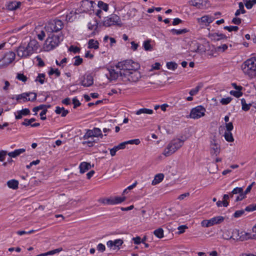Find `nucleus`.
Masks as SVG:
<instances>
[{
    "label": "nucleus",
    "instance_id": "obj_1",
    "mask_svg": "<svg viewBox=\"0 0 256 256\" xmlns=\"http://www.w3.org/2000/svg\"><path fill=\"white\" fill-rule=\"evenodd\" d=\"M62 40L63 36L61 34H50L45 42L44 48L46 51L52 50L57 47Z\"/></svg>",
    "mask_w": 256,
    "mask_h": 256
},
{
    "label": "nucleus",
    "instance_id": "obj_2",
    "mask_svg": "<svg viewBox=\"0 0 256 256\" xmlns=\"http://www.w3.org/2000/svg\"><path fill=\"white\" fill-rule=\"evenodd\" d=\"M242 69L250 78L256 77V58L252 57L246 60L242 65Z\"/></svg>",
    "mask_w": 256,
    "mask_h": 256
},
{
    "label": "nucleus",
    "instance_id": "obj_3",
    "mask_svg": "<svg viewBox=\"0 0 256 256\" xmlns=\"http://www.w3.org/2000/svg\"><path fill=\"white\" fill-rule=\"evenodd\" d=\"M120 76L122 80L125 82H136L141 78V74L140 72L136 70L126 71L125 72H120Z\"/></svg>",
    "mask_w": 256,
    "mask_h": 256
},
{
    "label": "nucleus",
    "instance_id": "obj_4",
    "mask_svg": "<svg viewBox=\"0 0 256 256\" xmlns=\"http://www.w3.org/2000/svg\"><path fill=\"white\" fill-rule=\"evenodd\" d=\"M64 26L63 22L60 20L56 18L48 22L46 24L44 28L48 33L54 34L60 31Z\"/></svg>",
    "mask_w": 256,
    "mask_h": 256
},
{
    "label": "nucleus",
    "instance_id": "obj_5",
    "mask_svg": "<svg viewBox=\"0 0 256 256\" xmlns=\"http://www.w3.org/2000/svg\"><path fill=\"white\" fill-rule=\"evenodd\" d=\"M116 66L120 70V72L136 70L140 68L139 64L131 60H126L118 62Z\"/></svg>",
    "mask_w": 256,
    "mask_h": 256
},
{
    "label": "nucleus",
    "instance_id": "obj_6",
    "mask_svg": "<svg viewBox=\"0 0 256 256\" xmlns=\"http://www.w3.org/2000/svg\"><path fill=\"white\" fill-rule=\"evenodd\" d=\"M102 24L104 26L107 27L114 25L120 27L122 26L120 18L115 14H112L110 16L105 18Z\"/></svg>",
    "mask_w": 256,
    "mask_h": 256
},
{
    "label": "nucleus",
    "instance_id": "obj_7",
    "mask_svg": "<svg viewBox=\"0 0 256 256\" xmlns=\"http://www.w3.org/2000/svg\"><path fill=\"white\" fill-rule=\"evenodd\" d=\"M16 54L14 52H6L0 60V68L7 66L14 60Z\"/></svg>",
    "mask_w": 256,
    "mask_h": 256
},
{
    "label": "nucleus",
    "instance_id": "obj_8",
    "mask_svg": "<svg viewBox=\"0 0 256 256\" xmlns=\"http://www.w3.org/2000/svg\"><path fill=\"white\" fill-rule=\"evenodd\" d=\"M37 94L35 92H24L22 94L16 96V99L21 102L20 100H22L23 102L28 101L34 102L36 99Z\"/></svg>",
    "mask_w": 256,
    "mask_h": 256
},
{
    "label": "nucleus",
    "instance_id": "obj_9",
    "mask_svg": "<svg viewBox=\"0 0 256 256\" xmlns=\"http://www.w3.org/2000/svg\"><path fill=\"white\" fill-rule=\"evenodd\" d=\"M206 109L202 106H198L192 109L190 116L194 119H198L204 116Z\"/></svg>",
    "mask_w": 256,
    "mask_h": 256
},
{
    "label": "nucleus",
    "instance_id": "obj_10",
    "mask_svg": "<svg viewBox=\"0 0 256 256\" xmlns=\"http://www.w3.org/2000/svg\"><path fill=\"white\" fill-rule=\"evenodd\" d=\"M32 54V50L28 49V48L22 44L20 45L17 50V54L22 58H26Z\"/></svg>",
    "mask_w": 256,
    "mask_h": 256
},
{
    "label": "nucleus",
    "instance_id": "obj_11",
    "mask_svg": "<svg viewBox=\"0 0 256 256\" xmlns=\"http://www.w3.org/2000/svg\"><path fill=\"white\" fill-rule=\"evenodd\" d=\"M256 210V204H251L247 206L244 210H236L234 214V217L235 218H238L242 216L245 211L250 212H252Z\"/></svg>",
    "mask_w": 256,
    "mask_h": 256
},
{
    "label": "nucleus",
    "instance_id": "obj_12",
    "mask_svg": "<svg viewBox=\"0 0 256 256\" xmlns=\"http://www.w3.org/2000/svg\"><path fill=\"white\" fill-rule=\"evenodd\" d=\"M210 147L211 151L210 153L212 154H215L218 156L220 152V146L216 142V137L214 136L212 140L210 142Z\"/></svg>",
    "mask_w": 256,
    "mask_h": 256
},
{
    "label": "nucleus",
    "instance_id": "obj_13",
    "mask_svg": "<svg viewBox=\"0 0 256 256\" xmlns=\"http://www.w3.org/2000/svg\"><path fill=\"white\" fill-rule=\"evenodd\" d=\"M184 141L183 140H180V138H176L172 140L168 144L174 146V148H172V150H170L172 152L170 153H174L179 148H180L182 145L184 144Z\"/></svg>",
    "mask_w": 256,
    "mask_h": 256
},
{
    "label": "nucleus",
    "instance_id": "obj_14",
    "mask_svg": "<svg viewBox=\"0 0 256 256\" xmlns=\"http://www.w3.org/2000/svg\"><path fill=\"white\" fill-rule=\"evenodd\" d=\"M94 2L92 0H84L81 2L82 10L84 12H87L90 10L92 7Z\"/></svg>",
    "mask_w": 256,
    "mask_h": 256
},
{
    "label": "nucleus",
    "instance_id": "obj_15",
    "mask_svg": "<svg viewBox=\"0 0 256 256\" xmlns=\"http://www.w3.org/2000/svg\"><path fill=\"white\" fill-rule=\"evenodd\" d=\"M30 114L28 108H26L20 110H18L14 112L15 118L16 120L21 119L23 116L30 115Z\"/></svg>",
    "mask_w": 256,
    "mask_h": 256
},
{
    "label": "nucleus",
    "instance_id": "obj_16",
    "mask_svg": "<svg viewBox=\"0 0 256 256\" xmlns=\"http://www.w3.org/2000/svg\"><path fill=\"white\" fill-rule=\"evenodd\" d=\"M94 80L92 76L90 75H87L84 77V80L81 82V84L84 87H88L93 84Z\"/></svg>",
    "mask_w": 256,
    "mask_h": 256
},
{
    "label": "nucleus",
    "instance_id": "obj_17",
    "mask_svg": "<svg viewBox=\"0 0 256 256\" xmlns=\"http://www.w3.org/2000/svg\"><path fill=\"white\" fill-rule=\"evenodd\" d=\"M91 168V165L87 162H82L79 166L80 172L84 174Z\"/></svg>",
    "mask_w": 256,
    "mask_h": 256
},
{
    "label": "nucleus",
    "instance_id": "obj_18",
    "mask_svg": "<svg viewBox=\"0 0 256 256\" xmlns=\"http://www.w3.org/2000/svg\"><path fill=\"white\" fill-rule=\"evenodd\" d=\"M224 220V217L222 216H218L210 219L209 221L210 222L211 226H212L214 224L222 223Z\"/></svg>",
    "mask_w": 256,
    "mask_h": 256
},
{
    "label": "nucleus",
    "instance_id": "obj_19",
    "mask_svg": "<svg viewBox=\"0 0 256 256\" xmlns=\"http://www.w3.org/2000/svg\"><path fill=\"white\" fill-rule=\"evenodd\" d=\"M26 46L28 50H32V53L33 54L34 50H36L38 48V43L35 40H31Z\"/></svg>",
    "mask_w": 256,
    "mask_h": 256
},
{
    "label": "nucleus",
    "instance_id": "obj_20",
    "mask_svg": "<svg viewBox=\"0 0 256 256\" xmlns=\"http://www.w3.org/2000/svg\"><path fill=\"white\" fill-rule=\"evenodd\" d=\"M21 4L20 2H9L6 6L8 10H14L18 8Z\"/></svg>",
    "mask_w": 256,
    "mask_h": 256
},
{
    "label": "nucleus",
    "instance_id": "obj_21",
    "mask_svg": "<svg viewBox=\"0 0 256 256\" xmlns=\"http://www.w3.org/2000/svg\"><path fill=\"white\" fill-rule=\"evenodd\" d=\"M125 148V146L124 145V144L122 142H121L118 145L114 146L112 148H111L110 150V155L112 156H114L116 155V152L120 150H122Z\"/></svg>",
    "mask_w": 256,
    "mask_h": 256
},
{
    "label": "nucleus",
    "instance_id": "obj_22",
    "mask_svg": "<svg viewBox=\"0 0 256 256\" xmlns=\"http://www.w3.org/2000/svg\"><path fill=\"white\" fill-rule=\"evenodd\" d=\"M212 40L216 41H218L221 40L227 39V36L223 34H218L214 32L211 34Z\"/></svg>",
    "mask_w": 256,
    "mask_h": 256
},
{
    "label": "nucleus",
    "instance_id": "obj_23",
    "mask_svg": "<svg viewBox=\"0 0 256 256\" xmlns=\"http://www.w3.org/2000/svg\"><path fill=\"white\" fill-rule=\"evenodd\" d=\"M26 151L24 148L15 150L14 152H8V155L11 158H16Z\"/></svg>",
    "mask_w": 256,
    "mask_h": 256
},
{
    "label": "nucleus",
    "instance_id": "obj_24",
    "mask_svg": "<svg viewBox=\"0 0 256 256\" xmlns=\"http://www.w3.org/2000/svg\"><path fill=\"white\" fill-rule=\"evenodd\" d=\"M99 48V42L98 40H96L94 39H90L88 42V48L94 50H97Z\"/></svg>",
    "mask_w": 256,
    "mask_h": 256
},
{
    "label": "nucleus",
    "instance_id": "obj_25",
    "mask_svg": "<svg viewBox=\"0 0 256 256\" xmlns=\"http://www.w3.org/2000/svg\"><path fill=\"white\" fill-rule=\"evenodd\" d=\"M68 110H65L64 107L60 108V106H56L55 112L56 114H60L62 117L66 116L68 113Z\"/></svg>",
    "mask_w": 256,
    "mask_h": 256
},
{
    "label": "nucleus",
    "instance_id": "obj_26",
    "mask_svg": "<svg viewBox=\"0 0 256 256\" xmlns=\"http://www.w3.org/2000/svg\"><path fill=\"white\" fill-rule=\"evenodd\" d=\"M164 178V175L162 174H158L155 176L154 180L152 181V185H156L161 182Z\"/></svg>",
    "mask_w": 256,
    "mask_h": 256
},
{
    "label": "nucleus",
    "instance_id": "obj_27",
    "mask_svg": "<svg viewBox=\"0 0 256 256\" xmlns=\"http://www.w3.org/2000/svg\"><path fill=\"white\" fill-rule=\"evenodd\" d=\"M255 236L256 234L252 235L250 233L246 232L244 234L240 236L238 238H237V240L239 239L241 241H244L248 239H254Z\"/></svg>",
    "mask_w": 256,
    "mask_h": 256
},
{
    "label": "nucleus",
    "instance_id": "obj_28",
    "mask_svg": "<svg viewBox=\"0 0 256 256\" xmlns=\"http://www.w3.org/2000/svg\"><path fill=\"white\" fill-rule=\"evenodd\" d=\"M203 0H190V5L194 6L198 8H202V7Z\"/></svg>",
    "mask_w": 256,
    "mask_h": 256
},
{
    "label": "nucleus",
    "instance_id": "obj_29",
    "mask_svg": "<svg viewBox=\"0 0 256 256\" xmlns=\"http://www.w3.org/2000/svg\"><path fill=\"white\" fill-rule=\"evenodd\" d=\"M7 184L10 188L16 190L18 188V182L15 180H12L7 182Z\"/></svg>",
    "mask_w": 256,
    "mask_h": 256
},
{
    "label": "nucleus",
    "instance_id": "obj_30",
    "mask_svg": "<svg viewBox=\"0 0 256 256\" xmlns=\"http://www.w3.org/2000/svg\"><path fill=\"white\" fill-rule=\"evenodd\" d=\"M170 32L173 34L180 35L188 32L189 30L187 28H184L181 30H176L173 28L170 30Z\"/></svg>",
    "mask_w": 256,
    "mask_h": 256
},
{
    "label": "nucleus",
    "instance_id": "obj_31",
    "mask_svg": "<svg viewBox=\"0 0 256 256\" xmlns=\"http://www.w3.org/2000/svg\"><path fill=\"white\" fill-rule=\"evenodd\" d=\"M109 73L110 76V78L112 80H116L118 76H120V72H116L114 69H110Z\"/></svg>",
    "mask_w": 256,
    "mask_h": 256
},
{
    "label": "nucleus",
    "instance_id": "obj_32",
    "mask_svg": "<svg viewBox=\"0 0 256 256\" xmlns=\"http://www.w3.org/2000/svg\"><path fill=\"white\" fill-rule=\"evenodd\" d=\"M238 6L239 9L235 13V16H238L240 14H245L246 12V10L244 8V4L242 2H240L238 3Z\"/></svg>",
    "mask_w": 256,
    "mask_h": 256
},
{
    "label": "nucleus",
    "instance_id": "obj_33",
    "mask_svg": "<svg viewBox=\"0 0 256 256\" xmlns=\"http://www.w3.org/2000/svg\"><path fill=\"white\" fill-rule=\"evenodd\" d=\"M112 204H120L124 201L126 200V197L122 196H115V197H112Z\"/></svg>",
    "mask_w": 256,
    "mask_h": 256
},
{
    "label": "nucleus",
    "instance_id": "obj_34",
    "mask_svg": "<svg viewBox=\"0 0 256 256\" xmlns=\"http://www.w3.org/2000/svg\"><path fill=\"white\" fill-rule=\"evenodd\" d=\"M153 113V110L150 109H148L146 108H142L136 111V114L138 115L142 114H151Z\"/></svg>",
    "mask_w": 256,
    "mask_h": 256
},
{
    "label": "nucleus",
    "instance_id": "obj_35",
    "mask_svg": "<svg viewBox=\"0 0 256 256\" xmlns=\"http://www.w3.org/2000/svg\"><path fill=\"white\" fill-rule=\"evenodd\" d=\"M241 103L242 105V110L244 111H248L250 109V106H252V104H247L244 98L241 99Z\"/></svg>",
    "mask_w": 256,
    "mask_h": 256
},
{
    "label": "nucleus",
    "instance_id": "obj_36",
    "mask_svg": "<svg viewBox=\"0 0 256 256\" xmlns=\"http://www.w3.org/2000/svg\"><path fill=\"white\" fill-rule=\"evenodd\" d=\"M174 148V146H172V145L168 144L166 148L164 150L162 154H164L166 156H168L172 155L174 153H170V152H172L171 150L170 151V150H172V148Z\"/></svg>",
    "mask_w": 256,
    "mask_h": 256
},
{
    "label": "nucleus",
    "instance_id": "obj_37",
    "mask_svg": "<svg viewBox=\"0 0 256 256\" xmlns=\"http://www.w3.org/2000/svg\"><path fill=\"white\" fill-rule=\"evenodd\" d=\"M92 131L94 137H100V138L103 137V134L100 128H94L92 130Z\"/></svg>",
    "mask_w": 256,
    "mask_h": 256
},
{
    "label": "nucleus",
    "instance_id": "obj_38",
    "mask_svg": "<svg viewBox=\"0 0 256 256\" xmlns=\"http://www.w3.org/2000/svg\"><path fill=\"white\" fill-rule=\"evenodd\" d=\"M154 234L157 238H161L164 237V230L162 228H158L154 230Z\"/></svg>",
    "mask_w": 256,
    "mask_h": 256
},
{
    "label": "nucleus",
    "instance_id": "obj_39",
    "mask_svg": "<svg viewBox=\"0 0 256 256\" xmlns=\"http://www.w3.org/2000/svg\"><path fill=\"white\" fill-rule=\"evenodd\" d=\"M98 6L100 10H103L105 12H107L108 10V5L102 1H99L98 4Z\"/></svg>",
    "mask_w": 256,
    "mask_h": 256
},
{
    "label": "nucleus",
    "instance_id": "obj_40",
    "mask_svg": "<svg viewBox=\"0 0 256 256\" xmlns=\"http://www.w3.org/2000/svg\"><path fill=\"white\" fill-rule=\"evenodd\" d=\"M151 40H146L143 43V46L145 50H152V47L150 44Z\"/></svg>",
    "mask_w": 256,
    "mask_h": 256
},
{
    "label": "nucleus",
    "instance_id": "obj_41",
    "mask_svg": "<svg viewBox=\"0 0 256 256\" xmlns=\"http://www.w3.org/2000/svg\"><path fill=\"white\" fill-rule=\"evenodd\" d=\"M224 138L228 142H232L234 140L232 134L230 132H226L224 133Z\"/></svg>",
    "mask_w": 256,
    "mask_h": 256
},
{
    "label": "nucleus",
    "instance_id": "obj_42",
    "mask_svg": "<svg viewBox=\"0 0 256 256\" xmlns=\"http://www.w3.org/2000/svg\"><path fill=\"white\" fill-rule=\"evenodd\" d=\"M140 140L138 138L124 142H123V144H124V145L126 146V144H128L138 145V144H140Z\"/></svg>",
    "mask_w": 256,
    "mask_h": 256
},
{
    "label": "nucleus",
    "instance_id": "obj_43",
    "mask_svg": "<svg viewBox=\"0 0 256 256\" xmlns=\"http://www.w3.org/2000/svg\"><path fill=\"white\" fill-rule=\"evenodd\" d=\"M48 74L49 76H52L54 74H55L56 77H59L60 75V72L58 68L54 69L52 68H50V69Z\"/></svg>",
    "mask_w": 256,
    "mask_h": 256
},
{
    "label": "nucleus",
    "instance_id": "obj_44",
    "mask_svg": "<svg viewBox=\"0 0 256 256\" xmlns=\"http://www.w3.org/2000/svg\"><path fill=\"white\" fill-rule=\"evenodd\" d=\"M230 94L235 96L236 98H238L240 96H242L243 94V93L242 92V90H231L230 92Z\"/></svg>",
    "mask_w": 256,
    "mask_h": 256
},
{
    "label": "nucleus",
    "instance_id": "obj_45",
    "mask_svg": "<svg viewBox=\"0 0 256 256\" xmlns=\"http://www.w3.org/2000/svg\"><path fill=\"white\" fill-rule=\"evenodd\" d=\"M166 66L169 70H174L177 68L178 64L174 62H170L166 63Z\"/></svg>",
    "mask_w": 256,
    "mask_h": 256
},
{
    "label": "nucleus",
    "instance_id": "obj_46",
    "mask_svg": "<svg viewBox=\"0 0 256 256\" xmlns=\"http://www.w3.org/2000/svg\"><path fill=\"white\" fill-rule=\"evenodd\" d=\"M98 201L104 204L113 205L112 197H110V198L100 199Z\"/></svg>",
    "mask_w": 256,
    "mask_h": 256
},
{
    "label": "nucleus",
    "instance_id": "obj_47",
    "mask_svg": "<svg viewBox=\"0 0 256 256\" xmlns=\"http://www.w3.org/2000/svg\"><path fill=\"white\" fill-rule=\"evenodd\" d=\"M44 78L45 74H38V76L35 80V81L38 82L40 84H43L44 82Z\"/></svg>",
    "mask_w": 256,
    "mask_h": 256
},
{
    "label": "nucleus",
    "instance_id": "obj_48",
    "mask_svg": "<svg viewBox=\"0 0 256 256\" xmlns=\"http://www.w3.org/2000/svg\"><path fill=\"white\" fill-rule=\"evenodd\" d=\"M36 121V119L34 118H31L30 119H24V121L22 123V124L23 126H28L30 125L31 126L32 123Z\"/></svg>",
    "mask_w": 256,
    "mask_h": 256
},
{
    "label": "nucleus",
    "instance_id": "obj_49",
    "mask_svg": "<svg viewBox=\"0 0 256 256\" xmlns=\"http://www.w3.org/2000/svg\"><path fill=\"white\" fill-rule=\"evenodd\" d=\"M75 59V61L74 63V65L75 66H78L81 64L82 63L83 60L82 58L80 57L79 56H76L74 57Z\"/></svg>",
    "mask_w": 256,
    "mask_h": 256
},
{
    "label": "nucleus",
    "instance_id": "obj_50",
    "mask_svg": "<svg viewBox=\"0 0 256 256\" xmlns=\"http://www.w3.org/2000/svg\"><path fill=\"white\" fill-rule=\"evenodd\" d=\"M80 48L76 46H74L73 45L70 46L68 48V51L72 52L74 54H78L80 53Z\"/></svg>",
    "mask_w": 256,
    "mask_h": 256
},
{
    "label": "nucleus",
    "instance_id": "obj_51",
    "mask_svg": "<svg viewBox=\"0 0 256 256\" xmlns=\"http://www.w3.org/2000/svg\"><path fill=\"white\" fill-rule=\"evenodd\" d=\"M202 87V85H198L194 88L191 90L189 92L190 96L196 95L200 90V88Z\"/></svg>",
    "mask_w": 256,
    "mask_h": 256
},
{
    "label": "nucleus",
    "instance_id": "obj_52",
    "mask_svg": "<svg viewBox=\"0 0 256 256\" xmlns=\"http://www.w3.org/2000/svg\"><path fill=\"white\" fill-rule=\"evenodd\" d=\"M208 16H202L201 18H198V22L200 24H204L206 25V23L208 24Z\"/></svg>",
    "mask_w": 256,
    "mask_h": 256
},
{
    "label": "nucleus",
    "instance_id": "obj_53",
    "mask_svg": "<svg viewBox=\"0 0 256 256\" xmlns=\"http://www.w3.org/2000/svg\"><path fill=\"white\" fill-rule=\"evenodd\" d=\"M114 250H115L116 248H119L120 246H122L123 244V241L121 239H117L114 240Z\"/></svg>",
    "mask_w": 256,
    "mask_h": 256
},
{
    "label": "nucleus",
    "instance_id": "obj_54",
    "mask_svg": "<svg viewBox=\"0 0 256 256\" xmlns=\"http://www.w3.org/2000/svg\"><path fill=\"white\" fill-rule=\"evenodd\" d=\"M62 248H56V249H55V250H50V251H48L46 252H45L46 253V256H48V255H52V254H54L56 253H58V252H59L61 251H62Z\"/></svg>",
    "mask_w": 256,
    "mask_h": 256
},
{
    "label": "nucleus",
    "instance_id": "obj_55",
    "mask_svg": "<svg viewBox=\"0 0 256 256\" xmlns=\"http://www.w3.org/2000/svg\"><path fill=\"white\" fill-rule=\"evenodd\" d=\"M224 28L226 30H228V32H230L232 31L236 32L238 30V27L237 26H225Z\"/></svg>",
    "mask_w": 256,
    "mask_h": 256
},
{
    "label": "nucleus",
    "instance_id": "obj_56",
    "mask_svg": "<svg viewBox=\"0 0 256 256\" xmlns=\"http://www.w3.org/2000/svg\"><path fill=\"white\" fill-rule=\"evenodd\" d=\"M228 46L226 44H224L220 46H217L216 48V50L217 51V52H224L226 50L228 49Z\"/></svg>",
    "mask_w": 256,
    "mask_h": 256
},
{
    "label": "nucleus",
    "instance_id": "obj_57",
    "mask_svg": "<svg viewBox=\"0 0 256 256\" xmlns=\"http://www.w3.org/2000/svg\"><path fill=\"white\" fill-rule=\"evenodd\" d=\"M92 137H94L92 130H88L83 138L84 140H86Z\"/></svg>",
    "mask_w": 256,
    "mask_h": 256
},
{
    "label": "nucleus",
    "instance_id": "obj_58",
    "mask_svg": "<svg viewBox=\"0 0 256 256\" xmlns=\"http://www.w3.org/2000/svg\"><path fill=\"white\" fill-rule=\"evenodd\" d=\"M16 78L22 82H26L27 80V77L23 74L18 73L16 76Z\"/></svg>",
    "mask_w": 256,
    "mask_h": 256
},
{
    "label": "nucleus",
    "instance_id": "obj_59",
    "mask_svg": "<svg viewBox=\"0 0 256 256\" xmlns=\"http://www.w3.org/2000/svg\"><path fill=\"white\" fill-rule=\"evenodd\" d=\"M232 98L231 97H228L226 98H222L220 102L223 105H226L228 104L232 100Z\"/></svg>",
    "mask_w": 256,
    "mask_h": 256
},
{
    "label": "nucleus",
    "instance_id": "obj_60",
    "mask_svg": "<svg viewBox=\"0 0 256 256\" xmlns=\"http://www.w3.org/2000/svg\"><path fill=\"white\" fill-rule=\"evenodd\" d=\"M8 154L6 150H2L0 151V162L4 161Z\"/></svg>",
    "mask_w": 256,
    "mask_h": 256
},
{
    "label": "nucleus",
    "instance_id": "obj_61",
    "mask_svg": "<svg viewBox=\"0 0 256 256\" xmlns=\"http://www.w3.org/2000/svg\"><path fill=\"white\" fill-rule=\"evenodd\" d=\"M95 24H92L90 22H89L88 24V28L89 30H92L94 28V27L95 26L94 28V30H96L97 28H98V22L96 20H95Z\"/></svg>",
    "mask_w": 256,
    "mask_h": 256
},
{
    "label": "nucleus",
    "instance_id": "obj_62",
    "mask_svg": "<svg viewBox=\"0 0 256 256\" xmlns=\"http://www.w3.org/2000/svg\"><path fill=\"white\" fill-rule=\"evenodd\" d=\"M216 205L218 207L222 206V205L224 207H226L228 205V202L227 200H223L222 202L218 200L216 202Z\"/></svg>",
    "mask_w": 256,
    "mask_h": 256
},
{
    "label": "nucleus",
    "instance_id": "obj_63",
    "mask_svg": "<svg viewBox=\"0 0 256 256\" xmlns=\"http://www.w3.org/2000/svg\"><path fill=\"white\" fill-rule=\"evenodd\" d=\"M244 2L245 4L246 7L248 9H250L253 6V4L250 0H244Z\"/></svg>",
    "mask_w": 256,
    "mask_h": 256
},
{
    "label": "nucleus",
    "instance_id": "obj_64",
    "mask_svg": "<svg viewBox=\"0 0 256 256\" xmlns=\"http://www.w3.org/2000/svg\"><path fill=\"white\" fill-rule=\"evenodd\" d=\"M201 225H202V226L206 227V228H208V227L211 226V224H210V222L209 221V220H203L201 222Z\"/></svg>",
    "mask_w": 256,
    "mask_h": 256
}]
</instances>
